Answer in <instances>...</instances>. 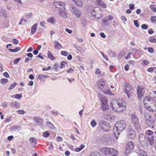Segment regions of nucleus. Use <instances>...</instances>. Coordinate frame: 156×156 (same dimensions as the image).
<instances>
[{
    "label": "nucleus",
    "mask_w": 156,
    "mask_h": 156,
    "mask_svg": "<svg viewBox=\"0 0 156 156\" xmlns=\"http://www.w3.org/2000/svg\"><path fill=\"white\" fill-rule=\"evenodd\" d=\"M111 104L112 110L115 112H122L126 108V102L125 100L122 98L112 100Z\"/></svg>",
    "instance_id": "obj_1"
},
{
    "label": "nucleus",
    "mask_w": 156,
    "mask_h": 156,
    "mask_svg": "<svg viewBox=\"0 0 156 156\" xmlns=\"http://www.w3.org/2000/svg\"><path fill=\"white\" fill-rule=\"evenodd\" d=\"M126 128V124L125 122L121 120L118 121L115 123L114 129V132H116L117 134L119 135L120 132L124 130ZM115 134V133L114 132Z\"/></svg>",
    "instance_id": "obj_2"
},
{
    "label": "nucleus",
    "mask_w": 156,
    "mask_h": 156,
    "mask_svg": "<svg viewBox=\"0 0 156 156\" xmlns=\"http://www.w3.org/2000/svg\"><path fill=\"white\" fill-rule=\"evenodd\" d=\"M98 124L100 128L106 132L108 131L111 127V125L108 122L103 120L99 121Z\"/></svg>",
    "instance_id": "obj_3"
},
{
    "label": "nucleus",
    "mask_w": 156,
    "mask_h": 156,
    "mask_svg": "<svg viewBox=\"0 0 156 156\" xmlns=\"http://www.w3.org/2000/svg\"><path fill=\"white\" fill-rule=\"evenodd\" d=\"M147 138L143 134H140L138 136V140L141 145L146 146L148 144Z\"/></svg>",
    "instance_id": "obj_4"
},
{
    "label": "nucleus",
    "mask_w": 156,
    "mask_h": 156,
    "mask_svg": "<svg viewBox=\"0 0 156 156\" xmlns=\"http://www.w3.org/2000/svg\"><path fill=\"white\" fill-rule=\"evenodd\" d=\"M145 86H138L137 88V93L138 98L140 99L143 96L145 93Z\"/></svg>",
    "instance_id": "obj_5"
},
{
    "label": "nucleus",
    "mask_w": 156,
    "mask_h": 156,
    "mask_svg": "<svg viewBox=\"0 0 156 156\" xmlns=\"http://www.w3.org/2000/svg\"><path fill=\"white\" fill-rule=\"evenodd\" d=\"M131 122L135 128H136L139 126V121L137 117L135 114H133L131 117Z\"/></svg>",
    "instance_id": "obj_6"
},
{
    "label": "nucleus",
    "mask_w": 156,
    "mask_h": 156,
    "mask_svg": "<svg viewBox=\"0 0 156 156\" xmlns=\"http://www.w3.org/2000/svg\"><path fill=\"white\" fill-rule=\"evenodd\" d=\"M134 147L133 143L132 141L129 142L127 144L126 146L125 154L128 155L130 151H132Z\"/></svg>",
    "instance_id": "obj_7"
},
{
    "label": "nucleus",
    "mask_w": 156,
    "mask_h": 156,
    "mask_svg": "<svg viewBox=\"0 0 156 156\" xmlns=\"http://www.w3.org/2000/svg\"><path fill=\"white\" fill-rule=\"evenodd\" d=\"M96 8L94 9L92 12V16L95 17L96 19H99L101 18L102 15L100 13L101 12L100 9H97Z\"/></svg>",
    "instance_id": "obj_8"
},
{
    "label": "nucleus",
    "mask_w": 156,
    "mask_h": 156,
    "mask_svg": "<svg viewBox=\"0 0 156 156\" xmlns=\"http://www.w3.org/2000/svg\"><path fill=\"white\" fill-rule=\"evenodd\" d=\"M69 9L70 11L75 15L76 17L78 18H80L81 13L77 8L72 6L69 8Z\"/></svg>",
    "instance_id": "obj_9"
},
{
    "label": "nucleus",
    "mask_w": 156,
    "mask_h": 156,
    "mask_svg": "<svg viewBox=\"0 0 156 156\" xmlns=\"http://www.w3.org/2000/svg\"><path fill=\"white\" fill-rule=\"evenodd\" d=\"M146 133L148 135V137L147 138L149 143L151 145H152L154 143V139L153 136L152 135L153 132L152 131L149 130L146 131Z\"/></svg>",
    "instance_id": "obj_10"
},
{
    "label": "nucleus",
    "mask_w": 156,
    "mask_h": 156,
    "mask_svg": "<svg viewBox=\"0 0 156 156\" xmlns=\"http://www.w3.org/2000/svg\"><path fill=\"white\" fill-rule=\"evenodd\" d=\"M114 149L112 148L104 147L101 148L100 150L102 152L106 155L108 154L110 155L114 151Z\"/></svg>",
    "instance_id": "obj_11"
},
{
    "label": "nucleus",
    "mask_w": 156,
    "mask_h": 156,
    "mask_svg": "<svg viewBox=\"0 0 156 156\" xmlns=\"http://www.w3.org/2000/svg\"><path fill=\"white\" fill-rule=\"evenodd\" d=\"M113 18V17L112 16L109 15L106 16L102 20V23L105 26H108L110 24V23L109 22V21L112 20Z\"/></svg>",
    "instance_id": "obj_12"
},
{
    "label": "nucleus",
    "mask_w": 156,
    "mask_h": 156,
    "mask_svg": "<svg viewBox=\"0 0 156 156\" xmlns=\"http://www.w3.org/2000/svg\"><path fill=\"white\" fill-rule=\"evenodd\" d=\"M98 88L100 90L103 89L107 85L105 80L103 79L99 80L97 82Z\"/></svg>",
    "instance_id": "obj_13"
},
{
    "label": "nucleus",
    "mask_w": 156,
    "mask_h": 156,
    "mask_svg": "<svg viewBox=\"0 0 156 156\" xmlns=\"http://www.w3.org/2000/svg\"><path fill=\"white\" fill-rule=\"evenodd\" d=\"M131 89V87L130 84H126V85L124 89V91L127 94L128 98H130V96L132 93Z\"/></svg>",
    "instance_id": "obj_14"
},
{
    "label": "nucleus",
    "mask_w": 156,
    "mask_h": 156,
    "mask_svg": "<svg viewBox=\"0 0 156 156\" xmlns=\"http://www.w3.org/2000/svg\"><path fill=\"white\" fill-rule=\"evenodd\" d=\"M136 136V133L134 130L129 129L127 133V136L129 138L133 139Z\"/></svg>",
    "instance_id": "obj_15"
},
{
    "label": "nucleus",
    "mask_w": 156,
    "mask_h": 156,
    "mask_svg": "<svg viewBox=\"0 0 156 156\" xmlns=\"http://www.w3.org/2000/svg\"><path fill=\"white\" fill-rule=\"evenodd\" d=\"M152 98L149 96H147L145 97L143 100V102L145 107H148V105L152 101Z\"/></svg>",
    "instance_id": "obj_16"
},
{
    "label": "nucleus",
    "mask_w": 156,
    "mask_h": 156,
    "mask_svg": "<svg viewBox=\"0 0 156 156\" xmlns=\"http://www.w3.org/2000/svg\"><path fill=\"white\" fill-rule=\"evenodd\" d=\"M103 93L106 94L114 96L115 94L112 93L109 87V86L108 85H107L104 88L103 90H102Z\"/></svg>",
    "instance_id": "obj_17"
},
{
    "label": "nucleus",
    "mask_w": 156,
    "mask_h": 156,
    "mask_svg": "<svg viewBox=\"0 0 156 156\" xmlns=\"http://www.w3.org/2000/svg\"><path fill=\"white\" fill-rule=\"evenodd\" d=\"M54 5L55 7L57 8H59L60 9H65L64 7L65 4L63 2L55 1L54 2Z\"/></svg>",
    "instance_id": "obj_18"
},
{
    "label": "nucleus",
    "mask_w": 156,
    "mask_h": 156,
    "mask_svg": "<svg viewBox=\"0 0 156 156\" xmlns=\"http://www.w3.org/2000/svg\"><path fill=\"white\" fill-rule=\"evenodd\" d=\"M98 95L100 100L101 102V104L108 103V99L107 98L103 95H102L100 94Z\"/></svg>",
    "instance_id": "obj_19"
},
{
    "label": "nucleus",
    "mask_w": 156,
    "mask_h": 156,
    "mask_svg": "<svg viewBox=\"0 0 156 156\" xmlns=\"http://www.w3.org/2000/svg\"><path fill=\"white\" fill-rule=\"evenodd\" d=\"M54 44L55 48L56 50H59L62 48V45L58 41H55Z\"/></svg>",
    "instance_id": "obj_20"
},
{
    "label": "nucleus",
    "mask_w": 156,
    "mask_h": 156,
    "mask_svg": "<svg viewBox=\"0 0 156 156\" xmlns=\"http://www.w3.org/2000/svg\"><path fill=\"white\" fill-rule=\"evenodd\" d=\"M95 3L97 5L101 6L105 8L106 5L101 0H96Z\"/></svg>",
    "instance_id": "obj_21"
},
{
    "label": "nucleus",
    "mask_w": 156,
    "mask_h": 156,
    "mask_svg": "<svg viewBox=\"0 0 156 156\" xmlns=\"http://www.w3.org/2000/svg\"><path fill=\"white\" fill-rule=\"evenodd\" d=\"M37 140L35 138L33 137H31L29 140V142L31 144L33 147H34L36 144Z\"/></svg>",
    "instance_id": "obj_22"
},
{
    "label": "nucleus",
    "mask_w": 156,
    "mask_h": 156,
    "mask_svg": "<svg viewBox=\"0 0 156 156\" xmlns=\"http://www.w3.org/2000/svg\"><path fill=\"white\" fill-rule=\"evenodd\" d=\"M58 13L61 17L64 18H66L67 17L66 13L63 10H59Z\"/></svg>",
    "instance_id": "obj_23"
},
{
    "label": "nucleus",
    "mask_w": 156,
    "mask_h": 156,
    "mask_svg": "<svg viewBox=\"0 0 156 156\" xmlns=\"http://www.w3.org/2000/svg\"><path fill=\"white\" fill-rule=\"evenodd\" d=\"M33 120L36 122L41 124L43 122V119L38 117H34L33 118Z\"/></svg>",
    "instance_id": "obj_24"
},
{
    "label": "nucleus",
    "mask_w": 156,
    "mask_h": 156,
    "mask_svg": "<svg viewBox=\"0 0 156 156\" xmlns=\"http://www.w3.org/2000/svg\"><path fill=\"white\" fill-rule=\"evenodd\" d=\"M46 126L47 127L51 129H53L55 128V127L53 124L49 122H46Z\"/></svg>",
    "instance_id": "obj_25"
},
{
    "label": "nucleus",
    "mask_w": 156,
    "mask_h": 156,
    "mask_svg": "<svg viewBox=\"0 0 156 156\" xmlns=\"http://www.w3.org/2000/svg\"><path fill=\"white\" fill-rule=\"evenodd\" d=\"M73 1L78 6L82 7L83 5V2L81 0H71Z\"/></svg>",
    "instance_id": "obj_26"
},
{
    "label": "nucleus",
    "mask_w": 156,
    "mask_h": 156,
    "mask_svg": "<svg viewBox=\"0 0 156 156\" xmlns=\"http://www.w3.org/2000/svg\"><path fill=\"white\" fill-rule=\"evenodd\" d=\"M37 24H35L33 25L31 28V33L32 34H34L36 31L37 29Z\"/></svg>",
    "instance_id": "obj_27"
},
{
    "label": "nucleus",
    "mask_w": 156,
    "mask_h": 156,
    "mask_svg": "<svg viewBox=\"0 0 156 156\" xmlns=\"http://www.w3.org/2000/svg\"><path fill=\"white\" fill-rule=\"evenodd\" d=\"M102 109L103 111L107 110L109 108V107L108 103L101 104Z\"/></svg>",
    "instance_id": "obj_28"
},
{
    "label": "nucleus",
    "mask_w": 156,
    "mask_h": 156,
    "mask_svg": "<svg viewBox=\"0 0 156 156\" xmlns=\"http://www.w3.org/2000/svg\"><path fill=\"white\" fill-rule=\"evenodd\" d=\"M137 153L139 156H147L146 152L143 150H140Z\"/></svg>",
    "instance_id": "obj_29"
},
{
    "label": "nucleus",
    "mask_w": 156,
    "mask_h": 156,
    "mask_svg": "<svg viewBox=\"0 0 156 156\" xmlns=\"http://www.w3.org/2000/svg\"><path fill=\"white\" fill-rule=\"evenodd\" d=\"M105 118L108 120H110L114 118V116L111 114L108 113L105 115Z\"/></svg>",
    "instance_id": "obj_30"
},
{
    "label": "nucleus",
    "mask_w": 156,
    "mask_h": 156,
    "mask_svg": "<svg viewBox=\"0 0 156 156\" xmlns=\"http://www.w3.org/2000/svg\"><path fill=\"white\" fill-rule=\"evenodd\" d=\"M10 105L13 107H16L17 108H18L20 106V105L19 103L18 102L16 101L11 102L10 103Z\"/></svg>",
    "instance_id": "obj_31"
},
{
    "label": "nucleus",
    "mask_w": 156,
    "mask_h": 156,
    "mask_svg": "<svg viewBox=\"0 0 156 156\" xmlns=\"http://www.w3.org/2000/svg\"><path fill=\"white\" fill-rule=\"evenodd\" d=\"M108 55L111 57H115L116 56V53L111 50H109L108 52Z\"/></svg>",
    "instance_id": "obj_32"
},
{
    "label": "nucleus",
    "mask_w": 156,
    "mask_h": 156,
    "mask_svg": "<svg viewBox=\"0 0 156 156\" xmlns=\"http://www.w3.org/2000/svg\"><path fill=\"white\" fill-rule=\"evenodd\" d=\"M20 48L19 47H16L14 49H9L8 50L11 52H16L19 51L20 50Z\"/></svg>",
    "instance_id": "obj_33"
},
{
    "label": "nucleus",
    "mask_w": 156,
    "mask_h": 156,
    "mask_svg": "<svg viewBox=\"0 0 156 156\" xmlns=\"http://www.w3.org/2000/svg\"><path fill=\"white\" fill-rule=\"evenodd\" d=\"M75 47L78 51L81 52H84V50L83 48L80 46L77 47L76 46H75Z\"/></svg>",
    "instance_id": "obj_34"
},
{
    "label": "nucleus",
    "mask_w": 156,
    "mask_h": 156,
    "mask_svg": "<svg viewBox=\"0 0 156 156\" xmlns=\"http://www.w3.org/2000/svg\"><path fill=\"white\" fill-rule=\"evenodd\" d=\"M118 151L114 149V151L110 154V156H118Z\"/></svg>",
    "instance_id": "obj_35"
},
{
    "label": "nucleus",
    "mask_w": 156,
    "mask_h": 156,
    "mask_svg": "<svg viewBox=\"0 0 156 156\" xmlns=\"http://www.w3.org/2000/svg\"><path fill=\"white\" fill-rule=\"evenodd\" d=\"M146 122L148 126H151V124L153 123V121L152 120V118L147 120Z\"/></svg>",
    "instance_id": "obj_36"
},
{
    "label": "nucleus",
    "mask_w": 156,
    "mask_h": 156,
    "mask_svg": "<svg viewBox=\"0 0 156 156\" xmlns=\"http://www.w3.org/2000/svg\"><path fill=\"white\" fill-rule=\"evenodd\" d=\"M48 57L51 60H53L54 59V56L49 51L48 52Z\"/></svg>",
    "instance_id": "obj_37"
},
{
    "label": "nucleus",
    "mask_w": 156,
    "mask_h": 156,
    "mask_svg": "<svg viewBox=\"0 0 156 156\" xmlns=\"http://www.w3.org/2000/svg\"><path fill=\"white\" fill-rule=\"evenodd\" d=\"M48 78V76L47 75H44L43 74L39 75L38 76V79L40 80H42L43 78Z\"/></svg>",
    "instance_id": "obj_38"
},
{
    "label": "nucleus",
    "mask_w": 156,
    "mask_h": 156,
    "mask_svg": "<svg viewBox=\"0 0 156 156\" xmlns=\"http://www.w3.org/2000/svg\"><path fill=\"white\" fill-rule=\"evenodd\" d=\"M0 13L5 18H7V14L6 11L4 10H2L0 11Z\"/></svg>",
    "instance_id": "obj_39"
},
{
    "label": "nucleus",
    "mask_w": 156,
    "mask_h": 156,
    "mask_svg": "<svg viewBox=\"0 0 156 156\" xmlns=\"http://www.w3.org/2000/svg\"><path fill=\"white\" fill-rule=\"evenodd\" d=\"M21 129V127L20 126H13L12 128L11 129L12 130L15 131L17 129Z\"/></svg>",
    "instance_id": "obj_40"
},
{
    "label": "nucleus",
    "mask_w": 156,
    "mask_h": 156,
    "mask_svg": "<svg viewBox=\"0 0 156 156\" xmlns=\"http://www.w3.org/2000/svg\"><path fill=\"white\" fill-rule=\"evenodd\" d=\"M16 84V82L14 83H13L9 87L8 89L9 90H12L15 87Z\"/></svg>",
    "instance_id": "obj_41"
},
{
    "label": "nucleus",
    "mask_w": 156,
    "mask_h": 156,
    "mask_svg": "<svg viewBox=\"0 0 156 156\" xmlns=\"http://www.w3.org/2000/svg\"><path fill=\"white\" fill-rule=\"evenodd\" d=\"M48 22L52 23H55V19L53 17H51L47 20Z\"/></svg>",
    "instance_id": "obj_42"
},
{
    "label": "nucleus",
    "mask_w": 156,
    "mask_h": 156,
    "mask_svg": "<svg viewBox=\"0 0 156 156\" xmlns=\"http://www.w3.org/2000/svg\"><path fill=\"white\" fill-rule=\"evenodd\" d=\"M144 117L146 120V121L152 118L151 116L147 113L145 114Z\"/></svg>",
    "instance_id": "obj_43"
},
{
    "label": "nucleus",
    "mask_w": 156,
    "mask_h": 156,
    "mask_svg": "<svg viewBox=\"0 0 156 156\" xmlns=\"http://www.w3.org/2000/svg\"><path fill=\"white\" fill-rule=\"evenodd\" d=\"M90 156H101L100 154L97 152H94L91 153Z\"/></svg>",
    "instance_id": "obj_44"
},
{
    "label": "nucleus",
    "mask_w": 156,
    "mask_h": 156,
    "mask_svg": "<svg viewBox=\"0 0 156 156\" xmlns=\"http://www.w3.org/2000/svg\"><path fill=\"white\" fill-rule=\"evenodd\" d=\"M151 22L153 23H156V16H152L151 18Z\"/></svg>",
    "instance_id": "obj_45"
},
{
    "label": "nucleus",
    "mask_w": 156,
    "mask_h": 156,
    "mask_svg": "<svg viewBox=\"0 0 156 156\" xmlns=\"http://www.w3.org/2000/svg\"><path fill=\"white\" fill-rule=\"evenodd\" d=\"M8 81V80L6 78H3L0 81V82L1 83H2L3 84H5L6 83H7Z\"/></svg>",
    "instance_id": "obj_46"
},
{
    "label": "nucleus",
    "mask_w": 156,
    "mask_h": 156,
    "mask_svg": "<svg viewBox=\"0 0 156 156\" xmlns=\"http://www.w3.org/2000/svg\"><path fill=\"white\" fill-rule=\"evenodd\" d=\"M149 41L151 42L155 43L156 42V39H155L154 37L152 36L149 38Z\"/></svg>",
    "instance_id": "obj_47"
},
{
    "label": "nucleus",
    "mask_w": 156,
    "mask_h": 156,
    "mask_svg": "<svg viewBox=\"0 0 156 156\" xmlns=\"http://www.w3.org/2000/svg\"><path fill=\"white\" fill-rule=\"evenodd\" d=\"M61 54L64 56H67L69 54V53L67 51H62L61 52Z\"/></svg>",
    "instance_id": "obj_48"
},
{
    "label": "nucleus",
    "mask_w": 156,
    "mask_h": 156,
    "mask_svg": "<svg viewBox=\"0 0 156 156\" xmlns=\"http://www.w3.org/2000/svg\"><path fill=\"white\" fill-rule=\"evenodd\" d=\"M90 124L93 127H94L97 125V122L94 120H93L91 122Z\"/></svg>",
    "instance_id": "obj_49"
},
{
    "label": "nucleus",
    "mask_w": 156,
    "mask_h": 156,
    "mask_svg": "<svg viewBox=\"0 0 156 156\" xmlns=\"http://www.w3.org/2000/svg\"><path fill=\"white\" fill-rule=\"evenodd\" d=\"M66 64V63L65 62L62 61L60 63V65L59 67L62 69L64 68L65 65Z\"/></svg>",
    "instance_id": "obj_50"
},
{
    "label": "nucleus",
    "mask_w": 156,
    "mask_h": 156,
    "mask_svg": "<svg viewBox=\"0 0 156 156\" xmlns=\"http://www.w3.org/2000/svg\"><path fill=\"white\" fill-rule=\"evenodd\" d=\"M147 50L148 51L151 53H153L154 51V50L152 47L148 48Z\"/></svg>",
    "instance_id": "obj_51"
},
{
    "label": "nucleus",
    "mask_w": 156,
    "mask_h": 156,
    "mask_svg": "<svg viewBox=\"0 0 156 156\" xmlns=\"http://www.w3.org/2000/svg\"><path fill=\"white\" fill-rule=\"evenodd\" d=\"M100 53L101 54L103 58H104L107 61L108 60V57L107 55H105L102 52L100 51Z\"/></svg>",
    "instance_id": "obj_52"
},
{
    "label": "nucleus",
    "mask_w": 156,
    "mask_h": 156,
    "mask_svg": "<svg viewBox=\"0 0 156 156\" xmlns=\"http://www.w3.org/2000/svg\"><path fill=\"white\" fill-rule=\"evenodd\" d=\"M148 26L146 24H143L141 25V27L142 29L146 30L148 28Z\"/></svg>",
    "instance_id": "obj_53"
},
{
    "label": "nucleus",
    "mask_w": 156,
    "mask_h": 156,
    "mask_svg": "<svg viewBox=\"0 0 156 156\" xmlns=\"http://www.w3.org/2000/svg\"><path fill=\"white\" fill-rule=\"evenodd\" d=\"M15 98L16 99L20 100L22 98V96L20 94H16L15 95Z\"/></svg>",
    "instance_id": "obj_54"
},
{
    "label": "nucleus",
    "mask_w": 156,
    "mask_h": 156,
    "mask_svg": "<svg viewBox=\"0 0 156 156\" xmlns=\"http://www.w3.org/2000/svg\"><path fill=\"white\" fill-rule=\"evenodd\" d=\"M43 135L44 137H47L49 135V133L48 131H45Z\"/></svg>",
    "instance_id": "obj_55"
},
{
    "label": "nucleus",
    "mask_w": 156,
    "mask_h": 156,
    "mask_svg": "<svg viewBox=\"0 0 156 156\" xmlns=\"http://www.w3.org/2000/svg\"><path fill=\"white\" fill-rule=\"evenodd\" d=\"M148 107H145L146 108H147L150 112H155V109H153L151 107V106L150 105H148Z\"/></svg>",
    "instance_id": "obj_56"
},
{
    "label": "nucleus",
    "mask_w": 156,
    "mask_h": 156,
    "mask_svg": "<svg viewBox=\"0 0 156 156\" xmlns=\"http://www.w3.org/2000/svg\"><path fill=\"white\" fill-rule=\"evenodd\" d=\"M18 114L20 115H23L25 113V111L23 110H20L17 111Z\"/></svg>",
    "instance_id": "obj_57"
},
{
    "label": "nucleus",
    "mask_w": 156,
    "mask_h": 156,
    "mask_svg": "<svg viewBox=\"0 0 156 156\" xmlns=\"http://www.w3.org/2000/svg\"><path fill=\"white\" fill-rule=\"evenodd\" d=\"M74 71V69L72 68H70L67 70V72L68 73H72Z\"/></svg>",
    "instance_id": "obj_58"
},
{
    "label": "nucleus",
    "mask_w": 156,
    "mask_h": 156,
    "mask_svg": "<svg viewBox=\"0 0 156 156\" xmlns=\"http://www.w3.org/2000/svg\"><path fill=\"white\" fill-rule=\"evenodd\" d=\"M21 58H16L15 59V60L13 61V62L14 64H16L18 63L19 61L20 60Z\"/></svg>",
    "instance_id": "obj_59"
},
{
    "label": "nucleus",
    "mask_w": 156,
    "mask_h": 156,
    "mask_svg": "<svg viewBox=\"0 0 156 156\" xmlns=\"http://www.w3.org/2000/svg\"><path fill=\"white\" fill-rule=\"evenodd\" d=\"M134 24L136 27H138L139 26V24L137 20H134Z\"/></svg>",
    "instance_id": "obj_60"
},
{
    "label": "nucleus",
    "mask_w": 156,
    "mask_h": 156,
    "mask_svg": "<svg viewBox=\"0 0 156 156\" xmlns=\"http://www.w3.org/2000/svg\"><path fill=\"white\" fill-rule=\"evenodd\" d=\"M66 31V32L68 33L69 34H71L73 33V31L71 30H70L68 28H66L65 29Z\"/></svg>",
    "instance_id": "obj_61"
},
{
    "label": "nucleus",
    "mask_w": 156,
    "mask_h": 156,
    "mask_svg": "<svg viewBox=\"0 0 156 156\" xmlns=\"http://www.w3.org/2000/svg\"><path fill=\"white\" fill-rule=\"evenodd\" d=\"M143 65H147L149 63V62L147 60H144L143 61Z\"/></svg>",
    "instance_id": "obj_62"
},
{
    "label": "nucleus",
    "mask_w": 156,
    "mask_h": 156,
    "mask_svg": "<svg viewBox=\"0 0 156 156\" xmlns=\"http://www.w3.org/2000/svg\"><path fill=\"white\" fill-rule=\"evenodd\" d=\"M56 140L57 141H62L63 139L60 136H58L56 137Z\"/></svg>",
    "instance_id": "obj_63"
},
{
    "label": "nucleus",
    "mask_w": 156,
    "mask_h": 156,
    "mask_svg": "<svg viewBox=\"0 0 156 156\" xmlns=\"http://www.w3.org/2000/svg\"><path fill=\"white\" fill-rule=\"evenodd\" d=\"M134 5L133 4H131L129 5V8L130 9H134Z\"/></svg>",
    "instance_id": "obj_64"
}]
</instances>
